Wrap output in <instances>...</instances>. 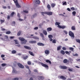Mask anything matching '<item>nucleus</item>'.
Listing matches in <instances>:
<instances>
[{
  "instance_id": "29",
  "label": "nucleus",
  "mask_w": 80,
  "mask_h": 80,
  "mask_svg": "<svg viewBox=\"0 0 80 80\" xmlns=\"http://www.w3.org/2000/svg\"><path fill=\"white\" fill-rule=\"evenodd\" d=\"M46 62L47 63H49V64H52V62L51 61L48 60H46Z\"/></svg>"
},
{
  "instance_id": "61",
  "label": "nucleus",
  "mask_w": 80,
  "mask_h": 80,
  "mask_svg": "<svg viewBox=\"0 0 80 80\" xmlns=\"http://www.w3.org/2000/svg\"><path fill=\"white\" fill-rule=\"evenodd\" d=\"M37 29H38V27H36L34 28V30H37Z\"/></svg>"
},
{
  "instance_id": "53",
  "label": "nucleus",
  "mask_w": 80,
  "mask_h": 80,
  "mask_svg": "<svg viewBox=\"0 0 80 80\" xmlns=\"http://www.w3.org/2000/svg\"><path fill=\"white\" fill-rule=\"evenodd\" d=\"M23 12L25 13H28V11H26V10L23 11Z\"/></svg>"
},
{
  "instance_id": "43",
  "label": "nucleus",
  "mask_w": 80,
  "mask_h": 80,
  "mask_svg": "<svg viewBox=\"0 0 80 80\" xmlns=\"http://www.w3.org/2000/svg\"><path fill=\"white\" fill-rule=\"evenodd\" d=\"M0 22H1V23H3V22H4L5 20L4 19L3 20L1 19L0 20Z\"/></svg>"
},
{
  "instance_id": "2",
  "label": "nucleus",
  "mask_w": 80,
  "mask_h": 80,
  "mask_svg": "<svg viewBox=\"0 0 80 80\" xmlns=\"http://www.w3.org/2000/svg\"><path fill=\"white\" fill-rule=\"evenodd\" d=\"M69 36L71 37L72 38H74L75 36H74V34L72 31H70L69 32Z\"/></svg>"
},
{
  "instance_id": "25",
  "label": "nucleus",
  "mask_w": 80,
  "mask_h": 80,
  "mask_svg": "<svg viewBox=\"0 0 80 80\" xmlns=\"http://www.w3.org/2000/svg\"><path fill=\"white\" fill-rule=\"evenodd\" d=\"M55 5H56L55 4L52 3L51 4V7L52 8H54L55 7Z\"/></svg>"
},
{
  "instance_id": "6",
  "label": "nucleus",
  "mask_w": 80,
  "mask_h": 80,
  "mask_svg": "<svg viewBox=\"0 0 80 80\" xmlns=\"http://www.w3.org/2000/svg\"><path fill=\"white\" fill-rule=\"evenodd\" d=\"M41 65L42 66V67H43L45 68H48V66L47 64H45L42 62L41 63Z\"/></svg>"
},
{
  "instance_id": "1",
  "label": "nucleus",
  "mask_w": 80,
  "mask_h": 80,
  "mask_svg": "<svg viewBox=\"0 0 80 80\" xmlns=\"http://www.w3.org/2000/svg\"><path fill=\"white\" fill-rule=\"evenodd\" d=\"M19 40L21 41V44H25L27 42V40L23 38L20 37L19 38Z\"/></svg>"
},
{
  "instance_id": "21",
  "label": "nucleus",
  "mask_w": 80,
  "mask_h": 80,
  "mask_svg": "<svg viewBox=\"0 0 80 80\" xmlns=\"http://www.w3.org/2000/svg\"><path fill=\"white\" fill-rule=\"evenodd\" d=\"M13 68V70L12 71V73H17V72L15 70V68Z\"/></svg>"
},
{
  "instance_id": "11",
  "label": "nucleus",
  "mask_w": 80,
  "mask_h": 80,
  "mask_svg": "<svg viewBox=\"0 0 80 80\" xmlns=\"http://www.w3.org/2000/svg\"><path fill=\"white\" fill-rule=\"evenodd\" d=\"M4 40L5 41H8V37L7 36H5Z\"/></svg>"
},
{
  "instance_id": "32",
  "label": "nucleus",
  "mask_w": 80,
  "mask_h": 80,
  "mask_svg": "<svg viewBox=\"0 0 80 80\" xmlns=\"http://www.w3.org/2000/svg\"><path fill=\"white\" fill-rule=\"evenodd\" d=\"M71 29L72 30H76L75 27L74 26H72L71 28Z\"/></svg>"
},
{
  "instance_id": "15",
  "label": "nucleus",
  "mask_w": 80,
  "mask_h": 80,
  "mask_svg": "<svg viewBox=\"0 0 80 80\" xmlns=\"http://www.w3.org/2000/svg\"><path fill=\"white\" fill-rule=\"evenodd\" d=\"M24 48L26 49H28V50H31V48L30 47H28L27 46H24Z\"/></svg>"
},
{
  "instance_id": "34",
  "label": "nucleus",
  "mask_w": 80,
  "mask_h": 80,
  "mask_svg": "<svg viewBox=\"0 0 80 80\" xmlns=\"http://www.w3.org/2000/svg\"><path fill=\"white\" fill-rule=\"evenodd\" d=\"M17 53V51L15 50H13L12 51V54H15V53Z\"/></svg>"
},
{
  "instance_id": "47",
  "label": "nucleus",
  "mask_w": 80,
  "mask_h": 80,
  "mask_svg": "<svg viewBox=\"0 0 80 80\" xmlns=\"http://www.w3.org/2000/svg\"><path fill=\"white\" fill-rule=\"evenodd\" d=\"M52 43H56V40L55 39L53 40L52 41Z\"/></svg>"
},
{
  "instance_id": "20",
  "label": "nucleus",
  "mask_w": 80,
  "mask_h": 80,
  "mask_svg": "<svg viewBox=\"0 0 80 80\" xmlns=\"http://www.w3.org/2000/svg\"><path fill=\"white\" fill-rule=\"evenodd\" d=\"M22 58L24 60H26V59H27L28 58V55H27L26 56H24L22 57Z\"/></svg>"
},
{
  "instance_id": "28",
  "label": "nucleus",
  "mask_w": 80,
  "mask_h": 80,
  "mask_svg": "<svg viewBox=\"0 0 80 80\" xmlns=\"http://www.w3.org/2000/svg\"><path fill=\"white\" fill-rule=\"evenodd\" d=\"M15 15V12H12L10 14V16L11 17H13V15Z\"/></svg>"
},
{
  "instance_id": "55",
  "label": "nucleus",
  "mask_w": 80,
  "mask_h": 80,
  "mask_svg": "<svg viewBox=\"0 0 80 80\" xmlns=\"http://www.w3.org/2000/svg\"><path fill=\"white\" fill-rule=\"evenodd\" d=\"M3 57H5V55H4L3 54H2L1 55V58H3Z\"/></svg>"
},
{
  "instance_id": "42",
  "label": "nucleus",
  "mask_w": 80,
  "mask_h": 80,
  "mask_svg": "<svg viewBox=\"0 0 80 80\" xmlns=\"http://www.w3.org/2000/svg\"><path fill=\"white\" fill-rule=\"evenodd\" d=\"M11 33V32L10 31H8L6 32V34H10Z\"/></svg>"
},
{
  "instance_id": "19",
  "label": "nucleus",
  "mask_w": 80,
  "mask_h": 80,
  "mask_svg": "<svg viewBox=\"0 0 80 80\" xmlns=\"http://www.w3.org/2000/svg\"><path fill=\"white\" fill-rule=\"evenodd\" d=\"M37 42L36 41H29V43H36Z\"/></svg>"
},
{
  "instance_id": "37",
  "label": "nucleus",
  "mask_w": 80,
  "mask_h": 80,
  "mask_svg": "<svg viewBox=\"0 0 80 80\" xmlns=\"http://www.w3.org/2000/svg\"><path fill=\"white\" fill-rule=\"evenodd\" d=\"M76 40L77 42H78V43L80 44V40L79 39H76Z\"/></svg>"
},
{
  "instance_id": "48",
  "label": "nucleus",
  "mask_w": 80,
  "mask_h": 80,
  "mask_svg": "<svg viewBox=\"0 0 80 80\" xmlns=\"http://www.w3.org/2000/svg\"><path fill=\"white\" fill-rule=\"evenodd\" d=\"M25 67L26 68H27L29 70V67H28L27 65H26L25 66Z\"/></svg>"
},
{
  "instance_id": "24",
  "label": "nucleus",
  "mask_w": 80,
  "mask_h": 80,
  "mask_svg": "<svg viewBox=\"0 0 80 80\" xmlns=\"http://www.w3.org/2000/svg\"><path fill=\"white\" fill-rule=\"evenodd\" d=\"M32 38L35 39L36 40H39V38L37 36H33L32 37Z\"/></svg>"
},
{
  "instance_id": "23",
  "label": "nucleus",
  "mask_w": 80,
  "mask_h": 80,
  "mask_svg": "<svg viewBox=\"0 0 80 80\" xmlns=\"http://www.w3.org/2000/svg\"><path fill=\"white\" fill-rule=\"evenodd\" d=\"M63 62L64 63H67L68 62V60L67 59H64L63 61Z\"/></svg>"
},
{
  "instance_id": "62",
  "label": "nucleus",
  "mask_w": 80,
  "mask_h": 80,
  "mask_svg": "<svg viewBox=\"0 0 80 80\" xmlns=\"http://www.w3.org/2000/svg\"><path fill=\"white\" fill-rule=\"evenodd\" d=\"M18 20H19V21H23V19H22L21 18H19L18 19Z\"/></svg>"
},
{
  "instance_id": "56",
  "label": "nucleus",
  "mask_w": 80,
  "mask_h": 80,
  "mask_svg": "<svg viewBox=\"0 0 80 80\" xmlns=\"http://www.w3.org/2000/svg\"><path fill=\"white\" fill-rule=\"evenodd\" d=\"M65 53L66 54H68V53L69 54H70V53H69V52H68V51H65Z\"/></svg>"
},
{
  "instance_id": "64",
  "label": "nucleus",
  "mask_w": 80,
  "mask_h": 80,
  "mask_svg": "<svg viewBox=\"0 0 80 80\" xmlns=\"http://www.w3.org/2000/svg\"><path fill=\"white\" fill-rule=\"evenodd\" d=\"M12 24L15 25V21H13L12 22Z\"/></svg>"
},
{
  "instance_id": "16",
  "label": "nucleus",
  "mask_w": 80,
  "mask_h": 80,
  "mask_svg": "<svg viewBox=\"0 0 80 80\" xmlns=\"http://www.w3.org/2000/svg\"><path fill=\"white\" fill-rule=\"evenodd\" d=\"M47 8L49 11H50V10H51V7L49 4L48 5Z\"/></svg>"
},
{
  "instance_id": "57",
  "label": "nucleus",
  "mask_w": 80,
  "mask_h": 80,
  "mask_svg": "<svg viewBox=\"0 0 80 80\" xmlns=\"http://www.w3.org/2000/svg\"><path fill=\"white\" fill-rule=\"evenodd\" d=\"M37 13H35L34 15H33V17H35V16H37Z\"/></svg>"
},
{
  "instance_id": "33",
  "label": "nucleus",
  "mask_w": 80,
  "mask_h": 80,
  "mask_svg": "<svg viewBox=\"0 0 80 80\" xmlns=\"http://www.w3.org/2000/svg\"><path fill=\"white\" fill-rule=\"evenodd\" d=\"M62 3V5H67V2H63Z\"/></svg>"
},
{
  "instance_id": "8",
  "label": "nucleus",
  "mask_w": 80,
  "mask_h": 80,
  "mask_svg": "<svg viewBox=\"0 0 80 80\" xmlns=\"http://www.w3.org/2000/svg\"><path fill=\"white\" fill-rule=\"evenodd\" d=\"M48 37L49 38V40L51 42H52L53 41V39H52V38H53V36L52 35H49L48 36Z\"/></svg>"
},
{
  "instance_id": "54",
  "label": "nucleus",
  "mask_w": 80,
  "mask_h": 80,
  "mask_svg": "<svg viewBox=\"0 0 80 80\" xmlns=\"http://www.w3.org/2000/svg\"><path fill=\"white\" fill-rule=\"evenodd\" d=\"M7 18H8V20L10 19V16L9 15H8Z\"/></svg>"
},
{
  "instance_id": "40",
  "label": "nucleus",
  "mask_w": 80,
  "mask_h": 80,
  "mask_svg": "<svg viewBox=\"0 0 80 80\" xmlns=\"http://www.w3.org/2000/svg\"><path fill=\"white\" fill-rule=\"evenodd\" d=\"M69 49L71 51H73L74 49L73 48H70Z\"/></svg>"
},
{
  "instance_id": "22",
  "label": "nucleus",
  "mask_w": 80,
  "mask_h": 80,
  "mask_svg": "<svg viewBox=\"0 0 80 80\" xmlns=\"http://www.w3.org/2000/svg\"><path fill=\"white\" fill-rule=\"evenodd\" d=\"M42 33L45 35H47V31L46 30H43L42 32Z\"/></svg>"
},
{
  "instance_id": "9",
  "label": "nucleus",
  "mask_w": 80,
  "mask_h": 80,
  "mask_svg": "<svg viewBox=\"0 0 80 80\" xmlns=\"http://www.w3.org/2000/svg\"><path fill=\"white\" fill-rule=\"evenodd\" d=\"M59 68L61 69H67V67L66 66H59Z\"/></svg>"
},
{
  "instance_id": "41",
  "label": "nucleus",
  "mask_w": 80,
  "mask_h": 80,
  "mask_svg": "<svg viewBox=\"0 0 80 80\" xmlns=\"http://www.w3.org/2000/svg\"><path fill=\"white\" fill-rule=\"evenodd\" d=\"M40 35L42 38H44V36H43V33H40Z\"/></svg>"
},
{
  "instance_id": "30",
  "label": "nucleus",
  "mask_w": 80,
  "mask_h": 80,
  "mask_svg": "<svg viewBox=\"0 0 80 80\" xmlns=\"http://www.w3.org/2000/svg\"><path fill=\"white\" fill-rule=\"evenodd\" d=\"M21 33H22V31H19L17 33L18 36H20V35H21Z\"/></svg>"
},
{
  "instance_id": "38",
  "label": "nucleus",
  "mask_w": 80,
  "mask_h": 80,
  "mask_svg": "<svg viewBox=\"0 0 80 80\" xmlns=\"http://www.w3.org/2000/svg\"><path fill=\"white\" fill-rule=\"evenodd\" d=\"M63 32H64V33L66 35H67V34H68V32H67L66 30H64Z\"/></svg>"
},
{
  "instance_id": "35",
  "label": "nucleus",
  "mask_w": 80,
  "mask_h": 80,
  "mask_svg": "<svg viewBox=\"0 0 80 80\" xmlns=\"http://www.w3.org/2000/svg\"><path fill=\"white\" fill-rule=\"evenodd\" d=\"M14 41L15 42V44L18 45L19 44V43H18V41H17V40H14Z\"/></svg>"
},
{
  "instance_id": "17",
  "label": "nucleus",
  "mask_w": 80,
  "mask_h": 80,
  "mask_svg": "<svg viewBox=\"0 0 80 80\" xmlns=\"http://www.w3.org/2000/svg\"><path fill=\"white\" fill-rule=\"evenodd\" d=\"M29 53L30 55H31V56H35V54H34L32 52H31L30 51H29Z\"/></svg>"
},
{
  "instance_id": "12",
  "label": "nucleus",
  "mask_w": 80,
  "mask_h": 80,
  "mask_svg": "<svg viewBox=\"0 0 80 80\" xmlns=\"http://www.w3.org/2000/svg\"><path fill=\"white\" fill-rule=\"evenodd\" d=\"M60 78L61 79H62L63 80H65L67 79V78L63 76H61Z\"/></svg>"
},
{
  "instance_id": "31",
  "label": "nucleus",
  "mask_w": 80,
  "mask_h": 80,
  "mask_svg": "<svg viewBox=\"0 0 80 80\" xmlns=\"http://www.w3.org/2000/svg\"><path fill=\"white\" fill-rule=\"evenodd\" d=\"M61 54H62V55H65V51L63 50H62L61 51Z\"/></svg>"
},
{
  "instance_id": "18",
  "label": "nucleus",
  "mask_w": 80,
  "mask_h": 80,
  "mask_svg": "<svg viewBox=\"0 0 80 80\" xmlns=\"http://www.w3.org/2000/svg\"><path fill=\"white\" fill-rule=\"evenodd\" d=\"M52 30V28L51 27L48 28H47V32H50Z\"/></svg>"
},
{
  "instance_id": "4",
  "label": "nucleus",
  "mask_w": 80,
  "mask_h": 80,
  "mask_svg": "<svg viewBox=\"0 0 80 80\" xmlns=\"http://www.w3.org/2000/svg\"><path fill=\"white\" fill-rule=\"evenodd\" d=\"M15 3L16 4V7H17L18 8H20V7H21V6H20V5H19V4L18 3V1L17 0H16L15 2Z\"/></svg>"
},
{
  "instance_id": "39",
  "label": "nucleus",
  "mask_w": 80,
  "mask_h": 80,
  "mask_svg": "<svg viewBox=\"0 0 80 80\" xmlns=\"http://www.w3.org/2000/svg\"><path fill=\"white\" fill-rule=\"evenodd\" d=\"M72 13L73 16H75V15H76V12H75V11H73L72 12Z\"/></svg>"
},
{
  "instance_id": "10",
  "label": "nucleus",
  "mask_w": 80,
  "mask_h": 80,
  "mask_svg": "<svg viewBox=\"0 0 80 80\" xmlns=\"http://www.w3.org/2000/svg\"><path fill=\"white\" fill-rule=\"evenodd\" d=\"M45 54H46V55H48V54H49L50 53V51L49 50L46 49L45 50Z\"/></svg>"
},
{
  "instance_id": "27",
  "label": "nucleus",
  "mask_w": 80,
  "mask_h": 80,
  "mask_svg": "<svg viewBox=\"0 0 80 80\" xmlns=\"http://www.w3.org/2000/svg\"><path fill=\"white\" fill-rule=\"evenodd\" d=\"M61 48H62V46H59L57 48V50L59 51V50H60L61 49Z\"/></svg>"
},
{
  "instance_id": "45",
  "label": "nucleus",
  "mask_w": 80,
  "mask_h": 80,
  "mask_svg": "<svg viewBox=\"0 0 80 80\" xmlns=\"http://www.w3.org/2000/svg\"><path fill=\"white\" fill-rule=\"evenodd\" d=\"M2 67H4L5 66H7V64L6 63H2Z\"/></svg>"
},
{
  "instance_id": "26",
  "label": "nucleus",
  "mask_w": 80,
  "mask_h": 80,
  "mask_svg": "<svg viewBox=\"0 0 80 80\" xmlns=\"http://www.w3.org/2000/svg\"><path fill=\"white\" fill-rule=\"evenodd\" d=\"M41 13L43 16H44V15H47V12H42Z\"/></svg>"
},
{
  "instance_id": "14",
  "label": "nucleus",
  "mask_w": 80,
  "mask_h": 80,
  "mask_svg": "<svg viewBox=\"0 0 80 80\" xmlns=\"http://www.w3.org/2000/svg\"><path fill=\"white\" fill-rule=\"evenodd\" d=\"M35 3H36V4L39 5L40 4V0H36L35 1Z\"/></svg>"
},
{
  "instance_id": "63",
  "label": "nucleus",
  "mask_w": 80,
  "mask_h": 80,
  "mask_svg": "<svg viewBox=\"0 0 80 80\" xmlns=\"http://www.w3.org/2000/svg\"><path fill=\"white\" fill-rule=\"evenodd\" d=\"M67 10L69 11V12H70V11H71V10H70V8H67Z\"/></svg>"
},
{
  "instance_id": "44",
  "label": "nucleus",
  "mask_w": 80,
  "mask_h": 80,
  "mask_svg": "<svg viewBox=\"0 0 80 80\" xmlns=\"http://www.w3.org/2000/svg\"><path fill=\"white\" fill-rule=\"evenodd\" d=\"M68 70L69 72H73V68H71V69L69 68Z\"/></svg>"
},
{
  "instance_id": "5",
  "label": "nucleus",
  "mask_w": 80,
  "mask_h": 80,
  "mask_svg": "<svg viewBox=\"0 0 80 80\" xmlns=\"http://www.w3.org/2000/svg\"><path fill=\"white\" fill-rule=\"evenodd\" d=\"M38 77V80H44L45 78V77L42 76H38L37 77Z\"/></svg>"
},
{
  "instance_id": "46",
  "label": "nucleus",
  "mask_w": 80,
  "mask_h": 80,
  "mask_svg": "<svg viewBox=\"0 0 80 80\" xmlns=\"http://www.w3.org/2000/svg\"><path fill=\"white\" fill-rule=\"evenodd\" d=\"M31 63L30 61H28V64L29 65H31Z\"/></svg>"
},
{
  "instance_id": "3",
  "label": "nucleus",
  "mask_w": 80,
  "mask_h": 80,
  "mask_svg": "<svg viewBox=\"0 0 80 80\" xmlns=\"http://www.w3.org/2000/svg\"><path fill=\"white\" fill-rule=\"evenodd\" d=\"M46 15L49 16H51V15H53V12L51 11L46 12Z\"/></svg>"
},
{
  "instance_id": "59",
  "label": "nucleus",
  "mask_w": 80,
  "mask_h": 80,
  "mask_svg": "<svg viewBox=\"0 0 80 80\" xmlns=\"http://www.w3.org/2000/svg\"><path fill=\"white\" fill-rule=\"evenodd\" d=\"M58 28H62V26H61L60 25H58Z\"/></svg>"
},
{
  "instance_id": "60",
  "label": "nucleus",
  "mask_w": 80,
  "mask_h": 80,
  "mask_svg": "<svg viewBox=\"0 0 80 80\" xmlns=\"http://www.w3.org/2000/svg\"><path fill=\"white\" fill-rule=\"evenodd\" d=\"M10 39H12V38H15V37L14 36H11L10 37Z\"/></svg>"
},
{
  "instance_id": "52",
  "label": "nucleus",
  "mask_w": 80,
  "mask_h": 80,
  "mask_svg": "<svg viewBox=\"0 0 80 80\" xmlns=\"http://www.w3.org/2000/svg\"><path fill=\"white\" fill-rule=\"evenodd\" d=\"M71 10H75V8H74V7H72L71 8Z\"/></svg>"
},
{
  "instance_id": "58",
  "label": "nucleus",
  "mask_w": 80,
  "mask_h": 80,
  "mask_svg": "<svg viewBox=\"0 0 80 80\" xmlns=\"http://www.w3.org/2000/svg\"><path fill=\"white\" fill-rule=\"evenodd\" d=\"M18 17L19 18H20V14H19V13H18Z\"/></svg>"
},
{
  "instance_id": "36",
  "label": "nucleus",
  "mask_w": 80,
  "mask_h": 80,
  "mask_svg": "<svg viewBox=\"0 0 80 80\" xmlns=\"http://www.w3.org/2000/svg\"><path fill=\"white\" fill-rule=\"evenodd\" d=\"M55 25H60V23L58 22H56L55 23Z\"/></svg>"
},
{
  "instance_id": "7",
  "label": "nucleus",
  "mask_w": 80,
  "mask_h": 80,
  "mask_svg": "<svg viewBox=\"0 0 80 80\" xmlns=\"http://www.w3.org/2000/svg\"><path fill=\"white\" fill-rule=\"evenodd\" d=\"M18 65L19 67V68H24V66L22 65L20 63H18Z\"/></svg>"
},
{
  "instance_id": "13",
  "label": "nucleus",
  "mask_w": 80,
  "mask_h": 80,
  "mask_svg": "<svg viewBox=\"0 0 80 80\" xmlns=\"http://www.w3.org/2000/svg\"><path fill=\"white\" fill-rule=\"evenodd\" d=\"M37 45L38 46H44L45 45L43 43L41 42L38 43Z\"/></svg>"
},
{
  "instance_id": "49",
  "label": "nucleus",
  "mask_w": 80,
  "mask_h": 80,
  "mask_svg": "<svg viewBox=\"0 0 80 80\" xmlns=\"http://www.w3.org/2000/svg\"><path fill=\"white\" fill-rule=\"evenodd\" d=\"M62 49L63 50H67V48L65 47H63L62 48Z\"/></svg>"
},
{
  "instance_id": "50",
  "label": "nucleus",
  "mask_w": 80,
  "mask_h": 80,
  "mask_svg": "<svg viewBox=\"0 0 80 80\" xmlns=\"http://www.w3.org/2000/svg\"><path fill=\"white\" fill-rule=\"evenodd\" d=\"M66 28V27L65 26H62L61 27V28L62 29H64V28Z\"/></svg>"
},
{
  "instance_id": "51",
  "label": "nucleus",
  "mask_w": 80,
  "mask_h": 80,
  "mask_svg": "<svg viewBox=\"0 0 80 80\" xmlns=\"http://www.w3.org/2000/svg\"><path fill=\"white\" fill-rule=\"evenodd\" d=\"M33 71L34 72L38 73V70H37V69H34L33 70Z\"/></svg>"
}]
</instances>
